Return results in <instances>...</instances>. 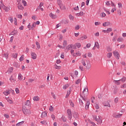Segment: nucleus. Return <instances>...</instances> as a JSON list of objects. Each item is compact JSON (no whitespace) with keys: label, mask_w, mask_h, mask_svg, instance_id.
I'll use <instances>...</instances> for the list:
<instances>
[{"label":"nucleus","mask_w":126,"mask_h":126,"mask_svg":"<svg viewBox=\"0 0 126 126\" xmlns=\"http://www.w3.org/2000/svg\"><path fill=\"white\" fill-rule=\"evenodd\" d=\"M93 119L94 121L96 122L97 125H102V123H103V118H102V117L100 116L94 115Z\"/></svg>","instance_id":"1"},{"label":"nucleus","mask_w":126,"mask_h":126,"mask_svg":"<svg viewBox=\"0 0 126 126\" xmlns=\"http://www.w3.org/2000/svg\"><path fill=\"white\" fill-rule=\"evenodd\" d=\"M82 63L84 66H85L86 69H90L91 67V64H90V62L87 60H82Z\"/></svg>","instance_id":"2"},{"label":"nucleus","mask_w":126,"mask_h":126,"mask_svg":"<svg viewBox=\"0 0 126 126\" xmlns=\"http://www.w3.org/2000/svg\"><path fill=\"white\" fill-rule=\"evenodd\" d=\"M2 2H3L2 0H1L0 1L1 4H0V9H1L2 8H3V9H4L5 11H6V12H8V11L10 10V9L11 8V7H10V6L9 5L5 6L3 5Z\"/></svg>","instance_id":"3"},{"label":"nucleus","mask_w":126,"mask_h":126,"mask_svg":"<svg viewBox=\"0 0 126 126\" xmlns=\"http://www.w3.org/2000/svg\"><path fill=\"white\" fill-rule=\"evenodd\" d=\"M70 53L73 57H80V56H81V52H80L79 51L74 53V50L73 49H71L70 50Z\"/></svg>","instance_id":"4"},{"label":"nucleus","mask_w":126,"mask_h":126,"mask_svg":"<svg viewBox=\"0 0 126 126\" xmlns=\"http://www.w3.org/2000/svg\"><path fill=\"white\" fill-rule=\"evenodd\" d=\"M88 94V88H87V87H85L84 88V90L82 93L81 94V96H84V97H87Z\"/></svg>","instance_id":"5"},{"label":"nucleus","mask_w":126,"mask_h":126,"mask_svg":"<svg viewBox=\"0 0 126 126\" xmlns=\"http://www.w3.org/2000/svg\"><path fill=\"white\" fill-rule=\"evenodd\" d=\"M22 111L25 115L26 116H29L31 114V111L30 110L28 109L26 107L23 106Z\"/></svg>","instance_id":"6"},{"label":"nucleus","mask_w":126,"mask_h":126,"mask_svg":"<svg viewBox=\"0 0 126 126\" xmlns=\"http://www.w3.org/2000/svg\"><path fill=\"white\" fill-rule=\"evenodd\" d=\"M113 54L115 57V58L117 60H120V53H119V52L117 50H115L113 52Z\"/></svg>","instance_id":"7"},{"label":"nucleus","mask_w":126,"mask_h":126,"mask_svg":"<svg viewBox=\"0 0 126 126\" xmlns=\"http://www.w3.org/2000/svg\"><path fill=\"white\" fill-rule=\"evenodd\" d=\"M66 50H67V51H69L70 49H73V50H75V49H76V47H75V45L73 44H70L66 47Z\"/></svg>","instance_id":"8"},{"label":"nucleus","mask_w":126,"mask_h":126,"mask_svg":"<svg viewBox=\"0 0 126 126\" xmlns=\"http://www.w3.org/2000/svg\"><path fill=\"white\" fill-rule=\"evenodd\" d=\"M9 80L11 81V82H14L16 81V75H12L10 78H9Z\"/></svg>","instance_id":"9"},{"label":"nucleus","mask_w":126,"mask_h":126,"mask_svg":"<svg viewBox=\"0 0 126 126\" xmlns=\"http://www.w3.org/2000/svg\"><path fill=\"white\" fill-rule=\"evenodd\" d=\"M67 114L68 119H70V120H71V119L72 118V114H71V110L70 109H68L67 110Z\"/></svg>","instance_id":"10"},{"label":"nucleus","mask_w":126,"mask_h":126,"mask_svg":"<svg viewBox=\"0 0 126 126\" xmlns=\"http://www.w3.org/2000/svg\"><path fill=\"white\" fill-rule=\"evenodd\" d=\"M31 56L32 60H36V59H37V54H36L35 52H31Z\"/></svg>","instance_id":"11"},{"label":"nucleus","mask_w":126,"mask_h":126,"mask_svg":"<svg viewBox=\"0 0 126 126\" xmlns=\"http://www.w3.org/2000/svg\"><path fill=\"white\" fill-rule=\"evenodd\" d=\"M89 105H90V101H89V100H87L85 105L86 110H88L89 109Z\"/></svg>","instance_id":"12"},{"label":"nucleus","mask_w":126,"mask_h":126,"mask_svg":"<svg viewBox=\"0 0 126 126\" xmlns=\"http://www.w3.org/2000/svg\"><path fill=\"white\" fill-rule=\"evenodd\" d=\"M103 106H104V107H109V108H110V107H111V105L108 101H104L103 103Z\"/></svg>","instance_id":"13"},{"label":"nucleus","mask_w":126,"mask_h":126,"mask_svg":"<svg viewBox=\"0 0 126 126\" xmlns=\"http://www.w3.org/2000/svg\"><path fill=\"white\" fill-rule=\"evenodd\" d=\"M18 8L19 9H20V10H23L24 9V7L21 5V3L20 2H19L18 3Z\"/></svg>","instance_id":"14"},{"label":"nucleus","mask_w":126,"mask_h":126,"mask_svg":"<svg viewBox=\"0 0 126 126\" xmlns=\"http://www.w3.org/2000/svg\"><path fill=\"white\" fill-rule=\"evenodd\" d=\"M10 92H11V91L7 90L5 92H4L3 93L5 96H7V95H9V94H10Z\"/></svg>","instance_id":"15"},{"label":"nucleus","mask_w":126,"mask_h":126,"mask_svg":"<svg viewBox=\"0 0 126 126\" xmlns=\"http://www.w3.org/2000/svg\"><path fill=\"white\" fill-rule=\"evenodd\" d=\"M124 40L125 39H124V38H123L122 36H119L117 38V42H124Z\"/></svg>","instance_id":"16"},{"label":"nucleus","mask_w":126,"mask_h":126,"mask_svg":"<svg viewBox=\"0 0 126 126\" xmlns=\"http://www.w3.org/2000/svg\"><path fill=\"white\" fill-rule=\"evenodd\" d=\"M84 13L83 12L81 11L79 13H77L76 14V16L79 17V16H82V15H84Z\"/></svg>","instance_id":"17"},{"label":"nucleus","mask_w":126,"mask_h":126,"mask_svg":"<svg viewBox=\"0 0 126 126\" xmlns=\"http://www.w3.org/2000/svg\"><path fill=\"white\" fill-rule=\"evenodd\" d=\"M35 44L36 45L37 50H39L41 48V46L40 45V43L38 41H36Z\"/></svg>","instance_id":"18"},{"label":"nucleus","mask_w":126,"mask_h":126,"mask_svg":"<svg viewBox=\"0 0 126 126\" xmlns=\"http://www.w3.org/2000/svg\"><path fill=\"white\" fill-rule=\"evenodd\" d=\"M49 16L50 17H51V18H53V19H55L57 17V15L53 14L52 13H50L49 14Z\"/></svg>","instance_id":"19"},{"label":"nucleus","mask_w":126,"mask_h":126,"mask_svg":"<svg viewBox=\"0 0 126 126\" xmlns=\"http://www.w3.org/2000/svg\"><path fill=\"white\" fill-rule=\"evenodd\" d=\"M18 78L19 80L21 81V80H22V79H23V76H22V74H21V73H19L18 74Z\"/></svg>","instance_id":"20"},{"label":"nucleus","mask_w":126,"mask_h":126,"mask_svg":"<svg viewBox=\"0 0 126 126\" xmlns=\"http://www.w3.org/2000/svg\"><path fill=\"white\" fill-rule=\"evenodd\" d=\"M122 116V114H114L113 115V117H114V118H121Z\"/></svg>","instance_id":"21"},{"label":"nucleus","mask_w":126,"mask_h":126,"mask_svg":"<svg viewBox=\"0 0 126 126\" xmlns=\"http://www.w3.org/2000/svg\"><path fill=\"white\" fill-rule=\"evenodd\" d=\"M94 47L95 48H97V49H100V44H99V43L98 42H95Z\"/></svg>","instance_id":"22"},{"label":"nucleus","mask_w":126,"mask_h":126,"mask_svg":"<svg viewBox=\"0 0 126 126\" xmlns=\"http://www.w3.org/2000/svg\"><path fill=\"white\" fill-rule=\"evenodd\" d=\"M102 25H103V26H104V27L109 26V25H110V22H105Z\"/></svg>","instance_id":"23"},{"label":"nucleus","mask_w":126,"mask_h":126,"mask_svg":"<svg viewBox=\"0 0 126 126\" xmlns=\"http://www.w3.org/2000/svg\"><path fill=\"white\" fill-rule=\"evenodd\" d=\"M75 47L78 48V49H79V48L81 47V43H75Z\"/></svg>","instance_id":"24"},{"label":"nucleus","mask_w":126,"mask_h":126,"mask_svg":"<svg viewBox=\"0 0 126 126\" xmlns=\"http://www.w3.org/2000/svg\"><path fill=\"white\" fill-rule=\"evenodd\" d=\"M99 16L102 17V18L106 17V13H105L104 12H102L99 14Z\"/></svg>","instance_id":"25"},{"label":"nucleus","mask_w":126,"mask_h":126,"mask_svg":"<svg viewBox=\"0 0 126 126\" xmlns=\"http://www.w3.org/2000/svg\"><path fill=\"white\" fill-rule=\"evenodd\" d=\"M6 100H7L8 103H9V104H13V101L8 97H6Z\"/></svg>","instance_id":"26"},{"label":"nucleus","mask_w":126,"mask_h":126,"mask_svg":"<svg viewBox=\"0 0 126 126\" xmlns=\"http://www.w3.org/2000/svg\"><path fill=\"white\" fill-rule=\"evenodd\" d=\"M25 104L26 106H30V105H31V102H30V100H28L26 101Z\"/></svg>","instance_id":"27"},{"label":"nucleus","mask_w":126,"mask_h":126,"mask_svg":"<svg viewBox=\"0 0 126 126\" xmlns=\"http://www.w3.org/2000/svg\"><path fill=\"white\" fill-rule=\"evenodd\" d=\"M60 9L62 10H64L65 9V6L63 5V4H62L60 6H59Z\"/></svg>","instance_id":"28"},{"label":"nucleus","mask_w":126,"mask_h":126,"mask_svg":"<svg viewBox=\"0 0 126 126\" xmlns=\"http://www.w3.org/2000/svg\"><path fill=\"white\" fill-rule=\"evenodd\" d=\"M33 101H39V100H40V99L39 98V96H35L33 97Z\"/></svg>","instance_id":"29"},{"label":"nucleus","mask_w":126,"mask_h":126,"mask_svg":"<svg viewBox=\"0 0 126 126\" xmlns=\"http://www.w3.org/2000/svg\"><path fill=\"white\" fill-rule=\"evenodd\" d=\"M85 39H87V35H84L83 36H82L80 38V41L85 40Z\"/></svg>","instance_id":"30"},{"label":"nucleus","mask_w":126,"mask_h":126,"mask_svg":"<svg viewBox=\"0 0 126 126\" xmlns=\"http://www.w3.org/2000/svg\"><path fill=\"white\" fill-rule=\"evenodd\" d=\"M40 124H42V125H44V126L48 125V123H47V121H45V120L41 121Z\"/></svg>","instance_id":"31"},{"label":"nucleus","mask_w":126,"mask_h":126,"mask_svg":"<svg viewBox=\"0 0 126 126\" xmlns=\"http://www.w3.org/2000/svg\"><path fill=\"white\" fill-rule=\"evenodd\" d=\"M69 87V84H66V85H64L63 87V89L65 90Z\"/></svg>","instance_id":"32"},{"label":"nucleus","mask_w":126,"mask_h":126,"mask_svg":"<svg viewBox=\"0 0 126 126\" xmlns=\"http://www.w3.org/2000/svg\"><path fill=\"white\" fill-rule=\"evenodd\" d=\"M13 71V68L11 67V68H9V69L7 71V73L10 74L11 72H12Z\"/></svg>","instance_id":"33"},{"label":"nucleus","mask_w":126,"mask_h":126,"mask_svg":"<svg viewBox=\"0 0 126 126\" xmlns=\"http://www.w3.org/2000/svg\"><path fill=\"white\" fill-rule=\"evenodd\" d=\"M106 50H107V52H112V48L110 46L107 47Z\"/></svg>","instance_id":"34"},{"label":"nucleus","mask_w":126,"mask_h":126,"mask_svg":"<svg viewBox=\"0 0 126 126\" xmlns=\"http://www.w3.org/2000/svg\"><path fill=\"white\" fill-rule=\"evenodd\" d=\"M112 56V53L109 52V53H107V58H108V59H110V58H111Z\"/></svg>","instance_id":"35"},{"label":"nucleus","mask_w":126,"mask_h":126,"mask_svg":"<svg viewBox=\"0 0 126 126\" xmlns=\"http://www.w3.org/2000/svg\"><path fill=\"white\" fill-rule=\"evenodd\" d=\"M121 80H115L114 81V83L116 84L117 85H120L121 84V83L120 82Z\"/></svg>","instance_id":"36"},{"label":"nucleus","mask_w":126,"mask_h":126,"mask_svg":"<svg viewBox=\"0 0 126 126\" xmlns=\"http://www.w3.org/2000/svg\"><path fill=\"white\" fill-rule=\"evenodd\" d=\"M55 68L56 69H61V68H62V66H58V65H57V64H55Z\"/></svg>","instance_id":"37"},{"label":"nucleus","mask_w":126,"mask_h":126,"mask_svg":"<svg viewBox=\"0 0 126 126\" xmlns=\"http://www.w3.org/2000/svg\"><path fill=\"white\" fill-rule=\"evenodd\" d=\"M69 18L70 20H72V21H73V20L74 19V17L73 16H72V15H69Z\"/></svg>","instance_id":"38"},{"label":"nucleus","mask_w":126,"mask_h":126,"mask_svg":"<svg viewBox=\"0 0 126 126\" xmlns=\"http://www.w3.org/2000/svg\"><path fill=\"white\" fill-rule=\"evenodd\" d=\"M112 3V1H107L106 2V5H107V6H110Z\"/></svg>","instance_id":"39"},{"label":"nucleus","mask_w":126,"mask_h":126,"mask_svg":"<svg viewBox=\"0 0 126 126\" xmlns=\"http://www.w3.org/2000/svg\"><path fill=\"white\" fill-rule=\"evenodd\" d=\"M57 3H58V4L59 6L63 4V1H62V0H57Z\"/></svg>","instance_id":"40"},{"label":"nucleus","mask_w":126,"mask_h":126,"mask_svg":"<svg viewBox=\"0 0 126 126\" xmlns=\"http://www.w3.org/2000/svg\"><path fill=\"white\" fill-rule=\"evenodd\" d=\"M18 55V54L17 53H13L12 56L14 59H16L17 58Z\"/></svg>","instance_id":"41"},{"label":"nucleus","mask_w":126,"mask_h":126,"mask_svg":"<svg viewBox=\"0 0 126 126\" xmlns=\"http://www.w3.org/2000/svg\"><path fill=\"white\" fill-rule=\"evenodd\" d=\"M36 27V22H33L32 26V30H33Z\"/></svg>","instance_id":"42"},{"label":"nucleus","mask_w":126,"mask_h":126,"mask_svg":"<svg viewBox=\"0 0 126 126\" xmlns=\"http://www.w3.org/2000/svg\"><path fill=\"white\" fill-rule=\"evenodd\" d=\"M89 122L90 124H91V126H96V124H95V123L90 120H89Z\"/></svg>","instance_id":"43"},{"label":"nucleus","mask_w":126,"mask_h":126,"mask_svg":"<svg viewBox=\"0 0 126 126\" xmlns=\"http://www.w3.org/2000/svg\"><path fill=\"white\" fill-rule=\"evenodd\" d=\"M107 33H110L113 31V29L112 28H109L107 29Z\"/></svg>","instance_id":"44"},{"label":"nucleus","mask_w":126,"mask_h":126,"mask_svg":"<svg viewBox=\"0 0 126 126\" xmlns=\"http://www.w3.org/2000/svg\"><path fill=\"white\" fill-rule=\"evenodd\" d=\"M94 108H95V109L98 110V109H100V106H99V104H98L97 103H95L94 104Z\"/></svg>","instance_id":"45"},{"label":"nucleus","mask_w":126,"mask_h":126,"mask_svg":"<svg viewBox=\"0 0 126 126\" xmlns=\"http://www.w3.org/2000/svg\"><path fill=\"white\" fill-rule=\"evenodd\" d=\"M80 26L79 25H77L75 27V30H79Z\"/></svg>","instance_id":"46"},{"label":"nucleus","mask_w":126,"mask_h":126,"mask_svg":"<svg viewBox=\"0 0 126 126\" xmlns=\"http://www.w3.org/2000/svg\"><path fill=\"white\" fill-rule=\"evenodd\" d=\"M8 20L10 21L11 23H13V18L10 17L8 18Z\"/></svg>","instance_id":"47"},{"label":"nucleus","mask_w":126,"mask_h":126,"mask_svg":"<svg viewBox=\"0 0 126 126\" xmlns=\"http://www.w3.org/2000/svg\"><path fill=\"white\" fill-rule=\"evenodd\" d=\"M118 5L119 8H122L123 7V4L121 2L118 3Z\"/></svg>","instance_id":"48"},{"label":"nucleus","mask_w":126,"mask_h":126,"mask_svg":"<svg viewBox=\"0 0 126 126\" xmlns=\"http://www.w3.org/2000/svg\"><path fill=\"white\" fill-rule=\"evenodd\" d=\"M116 10H117V7H113L112 8L111 12L112 13H114L115 12V11H116Z\"/></svg>","instance_id":"49"},{"label":"nucleus","mask_w":126,"mask_h":126,"mask_svg":"<svg viewBox=\"0 0 126 126\" xmlns=\"http://www.w3.org/2000/svg\"><path fill=\"white\" fill-rule=\"evenodd\" d=\"M49 111L50 112H54V107H53V106L51 105L49 107Z\"/></svg>","instance_id":"50"},{"label":"nucleus","mask_w":126,"mask_h":126,"mask_svg":"<svg viewBox=\"0 0 126 126\" xmlns=\"http://www.w3.org/2000/svg\"><path fill=\"white\" fill-rule=\"evenodd\" d=\"M3 116L4 117V118H5L6 119H9V115L6 114H4Z\"/></svg>","instance_id":"51"},{"label":"nucleus","mask_w":126,"mask_h":126,"mask_svg":"<svg viewBox=\"0 0 126 126\" xmlns=\"http://www.w3.org/2000/svg\"><path fill=\"white\" fill-rule=\"evenodd\" d=\"M13 39H14V36H11L10 38L9 42L10 43H12V42H13Z\"/></svg>","instance_id":"52"},{"label":"nucleus","mask_w":126,"mask_h":126,"mask_svg":"<svg viewBox=\"0 0 126 126\" xmlns=\"http://www.w3.org/2000/svg\"><path fill=\"white\" fill-rule=\"evenodd\" d=\"M14 22L15 25H17V19L16 18H14Z\"/></svg>","instance_id":"53"},{"label":"nucleus","mask_w":126,"mask_h":126,"mask_svg":"<svg viewBox=\"0 0 126 126\" xmlns=\"http://www.w3.org/2000/svg\"><path fill=\"white\" fill-rule=\"evenodd\" d=\"M120 80L122 81V82H125L126 80V77H123V78Z\"/></svg>","instance_id":"54"},{"label":"nucleus","mask_w":126,"mask_h":126,"mask_svg":"<svg viewBox=\"0 0 126 126\" xmlns=\"http://www.w3.org/2000/svg\"><path fill=\"white\" fill-rule=\"evenodd\" d=\"M51 119H52V120H53V121H54V120H56V116H55V115H54V114H52V115H51Z\"/></svg>","instance_id":"55"},{"label":"nucleus","mask_w":126,"mask_h":126,"mask_svg":"<svg viewBox=\"0 0 126 126\" xmlns=\"http://www.w3.org/2000/svg\"><path fill=\"white\" fill-rule=\"evenodd\" d=\"M100 25H101V23L100 22H95L94 23V25H95V26H98Z\"/></svg>","instance_id":"56"},{"label":"nucleus","mask_w":126,"mask_h":126,"mask_svg":"<svg viewBox=\"0 0 126 126\" xmlns=\"http://www.w3.org/2000/svg\"><path fill=\"white\" fill-rule=\"evenodd\" d=\"M28 28L29 29V30H32V27H31V24L29 23L28 25Z\"/></svg>","instance_id":"57"},{"label":"nucleus","mask_w":126,"mask_h":126,"mask_svg":"<svg viewBox=\"0 0 126 126\" xmlns=\"http://www.w3.org/2000/svg\"><path fill=\"white\" fill-rule=\"evenodd\" d=\"M22 3H23L24 6H26V5H27V3H26V1H25L24 0H22Z\"/></svg>","instance_id":"58"},{"label":"nucleus","mask_w":126,"mask_h":126,"mask_svg":"<svg viewBox=\"0 0 126 126\" xmlns=\"http://www.w3.org/2000/svg\"><path fill=\"white\" fill-rule=\"evenodd\" d=\"M62 121H63V122H66V118H65V117H64V116H62Z\"/></svg>","instance_id":"59"},{"label":"nucleus","mask_w":126,"mask_h":126,"mask_svg":"<svg viewBox=\"0 0 126 126\" xmlns=\"http://www.w3.org/2000/svg\"><path fill=\"white\" fill-rule=\"evenodd\" d=\"M4 58H5V59H8V54L7 53H4Z\"/></svg>","instance_id":"60"},{"label":"nucleus","mask_w":126,"mask_h":126,"mask_svg":"<svg viewBox=\"0 0 126 126\" xmlns=\"http://www.w3.org/2000/svg\"><path fill=\"white\" fill-rule=\"evenodd\" d=\"M79 102L81 106H83V101H82V100L79 99Z\"/></svg>","instance_id":"61"},{"label":"nucleus","mask_w":126,"mask_h":126,"mask_svg":"<svg viewBox=\"0 0 126 126\" xmlns=\"http://www.w3.org/2000/svg\"><path fill=\"white\" fill-rule=\"evenodd\" d=\"M42 117H47V113L43 112L42 113Z\"/></svg>","instance_id":"62"},{"label":"nucleus","mask_w":126,"mask_h":126,"mask_svg":"<svg viewBox=\"0 0 126 126\" xmlns=\"http://www.w3.org/2000/svg\"><path fill=\"white\" fill-rule=\"evenodd\" d=\"M121 88H126V84H124L121 86Z\"/></svg>","instance_id":"63"},{"label":"nucleus","mask_w":126,"mask_h":126,"mask_svg":"<svg viewBox=\"0 0 126 126\" xmlns=\"http://www.w3.org/2000/svg\"><path fill=\"white\" fill-rule=\"evenodd\" d=\"M61 59H64V53H63L61 55Z\"/></svg>","instance_id":"64"}]
</instances>
